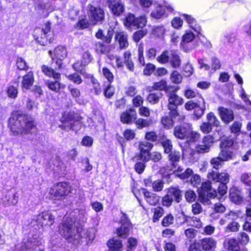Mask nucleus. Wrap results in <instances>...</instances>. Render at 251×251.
Wrapping results in <instances>:
<instances>
[{
	"label": "nucleus",
	"mask_w": 251,
	"mask_h": 251,
	"mask_svg": "<svg viewBox=\"0 0 251 251\" xmlns=\"http://www.w3.org/2000/svg\"><path fill=\"white\" fill-rule=\"evenodd\" d=\"M175 136L180 139H186L188 142H195L200 138V134L192 130V125L184 123L174 128Z\"/></svg>",
	"instance_id": "obj_5"
},
{
	"label": "nucleus",
	"mask_w": 251,
	"mask_h": 251,
	"mask_svg": "<svg viewBox=\"0 0 251 251\" xmlns=\"http://www.w3.org/2000/svg\"><path fill=\"white\" fill-rule=\"evenodd\" d=\"M114 92V88L111 85V83H108L104 89V95L106 98L109 99L113 96Z\"/></svg>",
	"instance_id": "obj_59"
},
{
	"label": "nucleus",
	"mask_w": 251,
	"mask_h": 251,
	"mask_svg": "<svg viewBox=\"0 0 251 251\" xmlns=\"http://www.w3.org/2000/svg\"><path fill=\"white\" fill-rule=\"evenodd\" d=\"M166 194L177 203L182 200V191L178 187H170L166 190Z\"/></svg>",
	"instance_id": "obj_20"
},
{
	"label": "nucleus",
	"mask_w": 251,
	"mask_h": 251,
	"mask_svg": "<svg viewBox=\"0 0 251 251\" xmlns=\"http://www.w3.org/2000/svg\"><path fill=\"white\" fill-rule=\"evenodd\" d=\"M102 73L103 76L107 79L108 83H111L114 80V75L107 67L102 68Z\"/></svg>",
	"instance_id": "obj_51"
},
{
	"label": "nucleus",
	"mask_w": 251,
	"mask_h": 251,
	"mask_svg": "<svg viewBox=\"0 0 251 251\" xmlns=\"http://www.w3.org/2000/svg\"><path fill=\"white\" fill-rule=\"evenodd\" d=\"M164 182L162 180H157L152 183V189L155 192H160L162 190L164 187Z\"/></svg>",
	"instance_id": "obj_63"
},
{
	"label": "nucleus",
	"mask_w": 251,
	"mask_h": 251,
	"mask_svg": "<svg viewBox=\"0 0 251 251\" xmlns=\"http://www.w3.org/2000/svg\"><path fill=\"white\" fill-rule=\"evenodd\" d=\"M89 15L94 24H101L104 19V12L100 8L90 5L89 6Z\"/></svg>",
	"instance_id": "obj_10"
},
{
	"label": "nucleus",
	"mask_w": 251,
	"mask_h": 251,
	"mask_svg": "<svg viewBox=\"0 0 251 251\" xmlns=\"http://www.w3.org/2000/svg\"><path fill=\"white\" fill-rule=\"evenodd\" d=\"M95 50L97 53L105 54L108 51L109 49L107 46L99 42L95 44Z\"/></svg>",
	"instance_id": "obj_53"
},
{
	"label": "nucleus",
	"mask_w": 251,
	"mask_h": 251,
	"mask_svg": "<svg viewBox=\"0 0 251 251\" xmlns=\"http://www.w3.org/2000/svg\"><path fill=\"white\" fill-rule=\"evenodd\" d=\"M109 251H120L122 247V241L118 239H111L107 242Z\"/></svg>",
	"instance_id": "obj_36"
},
{
	"label": "nucleus",
	"mask_w": 251,
	"mask_h": 251,
	"mask_svg": "<svg viewBox=\"0 0 251 251\" xmlns=\"http://www.w3.org/2000/svg\"><path fill=\"white\" fill-rule=\"evenodd\" d=\"M216 241L211 238H203L201 241V245L204 250H210L216 246Z\"/></svg>",
	"instance_id": "obj_35"
},
{
	"label": "nucleus",
	"mask_w": 251,
	"mask_h": 251,
	"mask_svg": "<svg viewBox=\"0 0 251 251\" xmlns=\"http://www.w3.org/2000/svg\"><path fill=\"white\" fill-rule=\"evenodd\" d=\"M195 35L191 31H187L182 36L180 47L185 52H189L195 48L193 43Z\"/></svg>",
	"instance_id": "obj_9"
},
{
	"label": "nucleus",
	"mask_w": 251,
	"mask_h": 251,
	"mask_svg": "<svg viewBox=\"0 0 251 251\" xmlns=\"http://www.w3.org/2000/svg\"><path fill=\"white\" fill-rule=\"evenodd\" d=\"M240 225L236 222L232 221L230 222L225 228V232H235L239 231Z\"/></svg>",
	"instance_id": "obj_46"
},
{
	"label": "nucleus",
	"mask_w": 251,
	"mask_h": 251,
	"mask_svg": "<svg viewBox=\"0 0 251 251\" xmlns=\"http://www.w3.org/2000/svg\"><path fill=\"white\" fill-rule=\"evenodd\" d=\"M34 81L33 73L32 71L28 72L27 74L23 76L21 82L23 90H29L33 85Z\"/></svg>",
	"instance_id": "obj_21"
},
{
	"label": "nucleus",
	"mask_w": 251,
	"mask_h": 251,
	"mask_svg": "<svg viewBox=\"0 0 251 251\" xmlns=\"http://www.w3.org/2000/svg\"><path fill=\"white\" fill-rule=\"evenodd\" d=\"M153 146L152 144L148 142H140L138 145L140 152L135 155V159L137 161H149L150 160L149 154Z\"/></svg>",
	"instance_id": "obj_7"
},
{
	"label": "nucleus",
	"mask_w": 251,
	"mask_h": 251,
	"mask_svg": "<svg viewBox=\"0 0 251 251\" xmlns=\"http://www.w3.org/2000/svg\"><path fill=\"white\" fill-rule=\"evenodd\" d=\"M174 221V216L172 214H169L163 218L161 224L162 226L166 227L173 224Z\"/></svg>",
	"instance_id": "obj_58"
},
{
	"label": "nucleus",
	"mask_w": 251,
	"mask_h": 251,
	"mask_svg": "<svg viewBox=\"0 0 251 251\" xmlns=\"http://www.w3.org/2000/svg\"><path fill=\"white\" fill-rule=\"evenodd\" d=\"M165 10L162 6H158L156 9L151 12V16L155 19L160 18L164 14Z\"/></svg>",
	"instance_id": "obj_55"
},
{
	"label": "nucleus",
	"mask_w": 251,
	"mask_h": 251,
	"mask_svg": "<svg viewBox=\"0 0 251 251\" xmlns=\"http://www.w3.org/2000/svg\"><path fill=\"white\" fill-rule=\"evenodd\" d=\"M60 79H55V81L48 80L46 82V84L48 88L55 92L59 91L61 87V83L59 82Z\"/></svg>",
	"instance_id": "obj_42"
},
{
	"label": "nucleus",
	"mask_w": 251,
	"mask_h": 251,
	"mask_svg": "<svg viewBox=\"0 0 251 251\" xmlns=\"http://www.w3.org/2000/svg\"><path fill=\"white\" fill-rule=\"evenodd\" d=\"M143 194L146 201L151 205H156L160 201V197L155 193L143 189Z\"/></svg>",
	"instance_id": "obj_23"
},
{
	"label": "nucleus",
	"mask_w": 251,
	"mask_h": 251,
	"mask_svg": "<svg viewBox=\"0 0 251 251\" xmlns=\"http://www.w3.org/2000/svg\"><path fill=\"white\" fill-rule=\"evenodd\" d=\"M86 215L85 209L81 208L75 210L72 214L71 217H64L59 227L60 233L70 242L80 240L82 228L76 227L75 224L77 221L83 222Z\"/></svg>",
	"instance_id": "obj_1"
},
{
	"label": "nucleus",
	"mask_w": 251,
	"mask_h": 251,
	"mask_svg": "<svg viewBox=\"0 0 251 251\" xmlns=\"http://www.w3.org/2000/svg\"><path fill=\"white\" fill-rule=\"evenodd\" d=\"M206 119L208 123H209L211 126H218L220 125V121L212 112H210L206 116Z\"/></svg>",
	"instance_id": "obj_49"
},
{
	"label": "nucleus",
	"mask_w": 251,
	"mask_h": 251,
	"mask_svg": "<svg viewBox=\"0 0 251 251\" xmlns=\"http://www.w3.org/2000/svg\"><path fill=\"white\" fill-rule=\"evenodd\" d=\"M242 182L248 186H251V173H246L243 174L240 177Z\"/></svg>",
	"instance_id": "obj_62"
},
{
	"label": "nucleus",
	"mask_w": 251,
	"mask_h": 251,
	"mask_svg": "<svg viewBox=\"0 0 251 251\" xmlns=\"http://www.w3.org/2000/svg\"><path fill=\"white\" fill-rule=\"evenodd\" d=\"M35 33L38 34L37 35L36 40L42 45L45 46L48 42L51 43V39L48 38L50 33V22L46 23L42 28L36 29Z\"/></svg>",
	"instance_id": "obj_8"
},
{
	"label": "nucleus",
	"mask_w": 251,
	"mask_h": 251,
	"mask_svg": "<svg viewBox=\"0 0 251 251\" xmlns=\"http://www.w3.org/2000/svg\"><path fill=\"white\" fill-rule=\"evenodd\" d=\"M229 198L231 201L237 204H241L243 201L241 191L236 187L230 189Z\"/></svg>",
	"instance_id": "obj_22"
},
{
	"label": "nucleus",
	"mask_w": 251,
	"mask_h": 251,
	"mask_svg": "<svg viewBox=\"0 0 251 251\" xmlns=\"http://www.w3.org/2000/svg\"><path fill=\"white\" fill-rule=\"evenodd\" d=\"M108 6L115 15L119 16L124 10V5L120 0H108Z\"/></svg>",
	"instance_id": "obj_19"
},
{
	"label": "nucleus",
	"mask_w": 251,
	"mask_h": 251,
	"mask_svg": "<svg viewBox=\"0 0 251 251\" xmlns=\"http://www.w3.org/2000/svg\"><path fill=\"white\" fill-rule=\"evenodd\" d=\"M18 201V196L16 192H7L5 197L2 200V203L6 205H16Z\"/></svg>",
	"instance_id": "obj_24"
},
{
	"label": "nucleus",
	"mask_w": 251,
	"mask_h": 251,
	"mask_svg": "<svg viewBox=\"0 0 251 251\" xmlns=\"http://www.w3.org/2000/svg\"><path fill=\"white\" fill-rule=\"evenodd\" d=\"M85 77L89 79L91 83L92 86V91H93L96 95H100L102 92V89L97 79H96L93 75L90 74L86 75Z\"/></svg>",
	"instance_id": "obj_26"
},
{
	"label": "nucleus",
	"mask_w": 251,
	"mask_h": 251,
	"mask_svg": "<svg viewBox=\"0 0 251 251\" xmlns=\"http://www.w3.org/2000/svg\"><path fill=\"white\" fill-rule=\"evenodd\" d=\"M137 114L135 110L130 108L121 115V121L124 124H130L135 120Z\"/></svg>",
	"instance_id": "obj_18"
},
{
	"label": "nucleus",
	"mask_w": 251,
	"mask_h": 251,
	"mask_svg": "<svg viewBox=\"0 0 251 251\" xmlns=\"http://www.w3.org/2000/svg\"><path fill=\"white\" fill-rule=\"evenodd\" d=\"M218 111L220 117L224 123L227 124L234 120V116L231 109L220 107L218 108Z\"/></svg>",
	"instance_id": "obj_17"
},
{
	"label": "nucleus",
	"mask_w": 251,
	"mask_h": 251,
	"mask_svg": "<svg viewBox=\"0 0 251 251\" xmlns=\"http://www.w3.org/2000/svg\"><path fill=\"white\" fill-rule=\"evenodd\" d=\"M147 24V19L145 16L136 17L134 15L128 14L126 16L124 24L129 29L143 28Z\"/></svg>",
	"instance_id": "obj_6"
},
{
	"label": "nucleus",
	"mask_w": 251,
	"mask_h": 251,
	"mask_svg": "<svg viewBox=\"0 0 251 251\" xmlns=\"http://www.w3.org/2000/svg\"><path fill=\"white\" fill-rule=\"evenodd\" d=\"M161 144L163 147L164 151L165 153H169L173 149V145L172 141L168 139H162L161 141Z\"/></svg>",
	"instance_id": "obj_44"
},
{
	"label": "nucleus",
	"mask_w": 251,
	"mask_h": 251,
	"mask_svg": "<svg viewBox=\"0 0 251 251\" xmlns=\"http://www.w3.org/2000/svg\"><path fill=\"white\" fill-rule=\"evenodd\" d=\"M67 78L77 85L81 84L82 82L80 76L77 73L69 75L67 76Z\"/></svg>",
	"instance_id": "obj_61"
},
{
	"label": "nucleus",
	"mask_w": 251,
	"mask_h": 251,
	"mask_svg": "<svg viewBox=\"0 0 251 251\" xmlns=\"http://www.w3.org/2000/svg\"><path fill=\"white\" fill-rule=\"evenodd\" d=\"M168 97V109L177 108L178 105H181L183 102L182 98L177 95L175 92H170L167 93Z\"/></svg>",
	"instance_id": "obj_16"
},
{
	"label": "nucleus",
	"mask_w": 251,
	"mask_h": 251,
	"mask_svg": "<svg viewBox=\"0 0 251 251\" xmlns=\"http://www.w3.org/2000/svg\"><path fill=\"white\" fill-rule=\"evenodd\" d=\"M161 123L164 127L169 129L174 126L173 120L168 116H164L162 118Z\"/></svg>",
	"instance_id": "obj_56"
},
{
	"label": "nucleus",
	"mask_w": 251,
	"mask_h": 251,
	"mask_svg": "<svg viewBox=\"0 0 251 251\" xmlns=\"http://www.w3.org/2000/svg\"><path fill=\"white\" fill-rule=\"evenodd\" d=\"M227 189L226 184L220 183L217 192L216 190L212 189L211 182L206 181L202 183L201 187L198 190L200 201L204 204H208L210 199L217 197L218 193L220 196H224L226 193Z\"/></svg>",
	"instance_id": "obj_3"
},
{
	"label": "nucleus",
	"mask_w": 251,
	"mask_h": 251,
	"mask_svg": "<svg viewBox=\"0 0 251 251\" xmlns=\"http://www.w3.org/2000/svg\"><path fill=\"white\" fill-rule=\"evenodd\" d=\"M209 180L214 182H219L220 183L227 184L229 180V175L226 173H218L212 171L207 174Z\"/></svg>",
	"instance_id": "obj_15"
},
{
	"label": "nucleus",
	"mask_w": 251,
	"mask_h": 251,
	"mask_svg": "<svg viewBox=\"0 0 251 251\" xmlns=\"http://www.w3.org/2000/svg\"><path fill=\"white\" fill-rule=\"evenodd\" d=\"M115 39L118 42L121 50L126 49L128 46L126 33L124 32L117 33L115 35Z\"/></svg>",
	"instance_id": "obj_27"
},
{
	"label": "nucleus",
	"mask_w": 251,
	"mask_h": 251,
	"mask_svg": "<svg viewBox=\"0 0 251 251\" xmlns=\"http://www.w3.org/2000/svg\"><path fill=\"white\" fill-rule=\"evenodd\" d=\"M172 82L175 84L180 83L182 79L181 75L177 71H174L170 76Z\"/></svg>",
	"instance_id": "obj_54"
},
{
	"label": "nucleus",
	"mask_w": 251,
	"mask_h": 251,
	"mask_svg": "<svg viewBox=\"0 0 251 251\" xmlns=\"http://www.w3.org/2000/svg\"><path fill=\"white\" fill-rule=\"evenodd\" d=\"M152 211L153 213L152 221L155 223L159 221V219L163 215L164 213V209L160 206L152 209Z\"/></svg>",
	"instance_id": "obj_43"
},
{
	"label": "nucleus",
	"mask_w": 251,
	"mask_h": 251,
	"mask_svg": "<svg viewBox=\"0 0 251 251\" xmlns=\"http://www.w3.org/2000/svg\"><path fill=\"white\" fill-rule=\"evenodd\" d=\"M165 29L163 26H156L152 29V34L157 36L162 37L165 33Z\"/></svg>",
	"instance_id": "obj_60"
},
{
	"label": "nucleus",
	"mask_w": 251,
	"mask_h": 251,
	"mask_svg": "<svg viewBox=\"0 0 251 251\" xmlns=\"http://www.w3.org/2000/svg\"><path fill=\"white\" fill-rule=\"evenodd\" d=\"M169 61L172 66L174 68H178L181 64V60L176 50H170Z\"/></svg>",
	"instance_id": "obj_30"
},
{
	"label": "nucleus",
	"mask_w": 251,
	"mask_h": 251,
	"mask_svg": "<svg viewBox=\"0 0 251 251\" xmlns=\"http://www.w3.org/2000/svg\"><path fill=\"white\" fill-rule=\"evenodd\" d=\"M200 100H199V104L195 108L194 111V115L197 117V119L200 118L203 114L205 110V102L204 99L200 97Z\"/></svg>",
	"instance_id": "obj_34"
},
{
	"label": "nucleus",
	"mask_w": 251,
	"mask_h": 251,
	"mask_svg": "<svg viewBox=\"0 0 251 251\" xmlns=\"http://www.w3.org/2000/svg\"><path fill=\"white\" fill-rule=\"evenodd\" d=\"M54 55L56 59H64L67 55L66 48L63 46H58L54 50Z\"/></svg>",
	"instance_id": "obj_38"
},
{
	"label": "nucleus",
	"mask_w": 251,
	"mask_h": 251,
	"mask_svg": "<svg viewBox=\"0 0 251 251\" xmlns=\"http://www.w3.org/2000/svg\"><path fill=\"white\" fill-rule=\"evenodd\" d=\"M220 158L223 161H226L232 158L233 152L229 149L222 148L221 152L219 154Z\"/></svg>",
	"instance_id": "obj_39"
},
{
	"label": "nucleus",
	"mask_w": 251,
	"mask_h": 251,
	"mask_svg": "<svg viewBox=\"0 0 251 251\" xmlns=\"http://www.w3.org/2000/svg\"><path fill=\"white\" fill-rule=\"evenodd\" d=\"M162 97V94L157 91L156 92L151 93L147 97V100L149 102L155 104L159 102V100Z\"/></svg>",
	"instance_id": "obj_41"
},
{
	"label": "nucleus",
	"mask_w": 251,
	"mask_h": 251,
	"mask_svg": "<svg viewBox=\"0 0 251 251\" xmlns=\"http://www.w3.org/2000/svg\"><path fill=\"white\" fill-rule=\"evenodd\" d=\"M18 93V90L16 87L10 85L7 88L6 94L9 98L15 99L17 98Z\"/></svg>",
	"instance_id": "obj_52"
},
{
	"label": "nucleus",
	"mask_w": 251,
	"mask_h": 251,
	"mask_svg": "<svg viewBox=\"0 0 251 251\" xmlns=\"http://www.w3.org/2000/svg\"><path fill=\"white\" fill-rule=\"evenodd\" d=\"M35 220L37 223L42 226H50L53 225L54 223V218L51 214L47 211L43 212L38 214L36 217Z\"/></svg>",
	"instance_id": "obj_12"
},
{
	"label": "nucleus",
	"mask_w": 251,
	"mask_h": 251,
	"mask_svg": "<svg viewBox=\"0 0 251 251\" xmlns=\"http://www.w3.org/2000/svg\"><path fill=\"white\" fill-rule=\"evenodd\" d=\"M82 118L74 112H64L60 119L62 124L58 127L62 130H72L75 132L79 130L82 126Z\"/></svg>",
	"instance_id": "obj_4"
},
{
	"label": "nucleus",
	"mask_w": 251,
	"mask_h": 251,
	"mask_svg": "<svg viewBox=\"0 0 251 251\" xmlns=\"http://www.w3.org/2000/svg\"><path fill=\"white\" fill-rule=\"evenodd\" d=\"M226 248L230 251H240L239 243L234 238L229 239L225 242Z\"/></svg>",
	"instance_id": "obj_37"
},
{
	"label": "nucleus",
	"mask_w": 251,
	"mask_h": 251,
	"mask_svg": "<svg viewBox=\"0 0 251 251\" xmlns=\"http://www.w3.org/2000/svg\"><path fill=\"white\" fill-rule=\"evenodd\" d=\"M42 72L47 76L53 77L55 79H60V74L55 72L54 69L43 65L41 67Z\"/></svg>",
	"instance_id": "obj_29"
},
{
	"label": "nucleus",
	"mask_w": 251,
	"mask_h": 251,
	"mask_svg": "<svg viewBox=\"0 0 251 251\" xmlns=\"http://www.w3.org/2000/svg\"><path fill=\"white\" fill-rule=\"evenodd\" d=\"M237 240L240 244L246 245L249 242L250 237L247 233L241 232L238 234Z\"/></svg>",
	"instance_id": "obj_45"
},
{
	"label": "nucleus",
	"mask_w": 251,
	"mask_h": 251,
	"mask_svg": "<svg viewBox=\"0 0 251 251\" xmlns=\"http://www.w3.org/2000/svg\"><path fill=\"white\" fill-rule=\"evenodd\" d=\"M170 51L165 50L156 58L157 61L161 64H165L169 62Z\"/></svg>",
	"instance_id": "obj_47"
},
{
	"label": "nucleus",
	"mask_w": 251,
	"mask_h": 251,
	"mask_svg": "<svg viewBox=\"0 0 251 251\" xmlns=\"http://www.w3.org/2000/svg\"><path fill=\"white\" fill-rule=\"evenodd\" d=\"M41 244V240L34 238H30L26 242L24 243L20 251H44L39 248Z\"/></svg>",
	"instance_id": "obj_14"
},
{
	"label": "nucleus",
	"mask_w": 251,
	"mask_h": 251,
	"mask_svg": "<svg viewBox=\"0 0 251 251\" xmlns=\"http://www.w3.org/2000/svg\"><path fill=\"white\" fill-rule=\"evenodd\" d=\"M180 158V153L176 151H172L169 153L168 156L169 160L172 166V170L175 168L179 161Z\"/></svg>",
	"instance_id": "obj_33"
},
{
	"label": "nucleus",
	"mask_w": 251,
	"mask_h": 251,
	"mask_svg": "<svg viewBox=\"0 0 251 251\" xmlns=\"http://www.w3.org/2000/svg\"><path fill=\"white\" fill-rule=\"evenodd\" d=\"M124 63L126 65L127 69L130 71H133L134 65L131 59V53L129 50L126 51L123 54Z\"/></svg>",
	"instance_id": "obj_31"
},
{
	"label": "nucleus",
	"mask_w": 251,
	"mask_h": 251,
	"mask_svg": "<svg viewBox=\"0 0 251 251\" xmlns=\"http://www.w3.org/2000/svg\"><path fill=\"white\" fill-rule=\"evenodd\" d=\"M96 37L98 39H101L106 43H110L112 38V33L111 32L109 31L107 32V35L105 36L103 34L102 30L101 29H99L96 33Z\"/></svg>",
	"instance_id": "obj_40"
},
{
	"label": "nucleus",
	"mask_w": 251,
	"mask_h": 251,
	"mask_svg": "<svg viewBox=\"0 0 251 251\" xmlns=\"http://www.w3.org/2000/svg\"><path fill=\"white\" fill-rule=\"evenodd\" d=\"M17 68L21 70H26L28 67L25 60L21 57H18L17 59Z\"/></svg>",
	"instance_id": "obj_64"
},
{
	"label": "nucleus",
	"mask_w": 251,
	"mask_h": 251,
	"mask_svg": "<svg viewBox=\"0 0 251 251\" xmlns=\"http://www.w3.org/2000/svg\"><path fill=\"white\" fill-rule=\"evenodd\" d=\"M184 223H186L192 226H195L197 228L201 227L202 223L199 218L196 217H190L184 215Z\"/></svg>",
	"instance_id": "obj_32"
},
{
	"label": "nucleus",
	"mask_w": 251,
	"mask_h": 251,
	"mask_svg": "<svg viewBox=\"0 0 251 251\" xmlns=\"http://www.w3.org/2000/svg\"><path fill=\"white\" fill-rule=\"evenodd\" d=\"M130 228L127 226H121L117 229V234L122 238H126L129 235Z\"/></svg>",
	"instance_id": "obj_50"
},
{
	"label": "nucleus",
	"mask_w": 251,
	"mask_h": 251,
	"mask_svg": "<svg viewBox=\"0 0 251 251\" xmlns=\"http://www.w3.org/2000/svg\"><path fill=\"white\" fill-rule=\"evenodd\" d=\"M214 142V138L212 135L205 136L202 139L201 144L196 146L195 151L199 153L208 152Z\"/></svg>",
	"instance_id": "obj_11"
},
{
	"label": "nucleus",
	"mask_w": 251,
	"mask_h": 251,
	"mask_svg": "<svg viewBox=\"0 0 251 251\" xmlns=\"http://www.w3.org/2000/svg\"><path fill=\"white\" fill-rule=\"evenodd\" d=\"M147 33L146 30H139L136 31L133 35V40L137 43L143 38Z\"/></svg>",
	"instance_id": "obj_57"
},
{
	"label": "nucleus",
	"mask_w": 251,
	"mask_h": 251,
	"mask_svg": "<svg viewBox=\"0 0 251 251\" xmlns=\"http://www.w3.org/2000/svg\"><path fill=\"white\" fill-rule=\"evenodd\" d=\"M70 192L68 184L66 182H60L50 190V193L55 197H62L66 196Z\"/></svg>",
	"instance_id": "obj_13"
},
{
	"label": "nucleus",
	"mask_w": 251,
	"mask_h": 251,
	"mask_svg": "<svg viewBox=\"0 0 251 251\" xmlns=\"http://www.w3.org/2000/svg\"><path fill=\"white\" fill-rule=\"evenodd\" d=\"M182 16L184 18L189 26L199 34H201V27L197 23L196 20L191 15L183 14Z\"/></svg>",
	"instance_id": "obj_25"
},
{
	"label": "nucleus",
	"mask_w": 251,
	"mask_h": 251,
	"mask_svg": "<svg viewBox=\"0 0 251 251\" xmlns=\"http://www.w3.org/2000/svg\"><path fill=\"white\" fill-rule=\"evenodd\" d=\"M35 126L34 121L27 115L16 112L9 119V127L14 136L27 133Z\"/></svg>",
	"instance_id": "obj_2"
},
{
	"label": "nucleus",
	"mask_w": 251,
	"mask_h": 251,
	"mask_svg": "<svg viewBox=\"0 0 251 251\" xmlns=\"http://www.w3.org/2000/svg\"><path fill=\"white\" fill-rule=\"evenodd\" d=\"M172 88L171 86H167V82L164 80L153 83L151 87L152 90L164 91L166 94L169 93Z\"/></svg>",
	"instance_id": "obj_28"
},
{
	"label": "nucleus",
	"mask_w": 251,
	"mask_h": 251,
	"mask_svg": "<svg viewBox=\"0 0 251 251\" xmlns=\"http://www.w3.org/2000/svg\"><path fill=\"white\" fill-rule=\"evenodd\" d=\"M86 65H84V63L83 61L82 62H77L75 63L73 65V67L74 69L77 72L80 73L82 75H83L84 77H85L86 75H88L85 72V71L84 69V67Z\"/></svg>",
	"instance_id": "obj_48"
}]
</instances>
